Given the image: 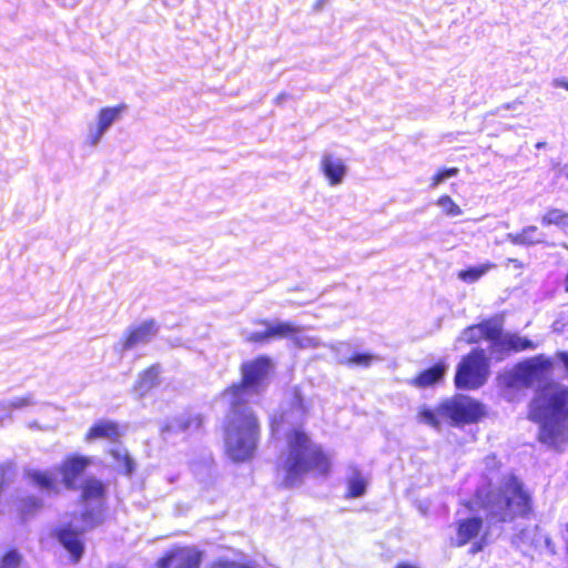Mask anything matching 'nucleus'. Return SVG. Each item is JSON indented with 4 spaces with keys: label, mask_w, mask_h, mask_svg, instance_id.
<instances>
[{
    "label": "nucleus",
    "mask_w": 568,
    "mask_h": 568,
    "mask_svg": "<svg viewBox=\"0 0 568 568\" xmlns=\"http://www.w3.org/2000/svg\"><path fill=\"white\" fill-rule=\"evenodd\" d=\"M445 371L446 365L444 362H437L430 367L419 372L414 378L410 379L409 384L418 388L433 386L444 378Z\"/></svg>",
    "instance_id": "obj_19"
},
{
    "label": "nucleus",
    "mask_w": 568,
    "mask_h": 568,
    "mask_svg": "<svg viewBox=\"0 0 568 568\" xmlns=\"http://www.w3.org/2000/svg\"><path fill=\"white\" fill-rule=\"evenodd\" d=\"M556 357L562 362L566 369L568 371V352H558Z\"/></svg>",
    "instance_id": "obj_39"
},
{
    "label": "nucleus",
    "mask_w": 568,
    "mask_h": 568,
    "mask_svg": "<svg viewBox=\"0 0 568 568\" xmlns=\"http://www.w3.org/2000/svg\"><path fill=\"white\" fill-rule=\"evenodd\" d=\"M291 395H292V398L290 402V408L298 412L302 416H305L307 414L308 406H307L304 395L302 394L301 388L294 387L292 389Z\"/></svg>",
    "instance_id": "obj_31"
},
{
    "label": "nucleus",
    "mask_w": 568,
    "mask_h": 568,
    "mask_svg": "<svg viewBox=\"0 0 568 568\" xmlns=\"http://www.w3.org/2000/svg\"><path fill=\"white\" fill-rule=\"evenodd\" d=\"M555 85L558 87V88H564V89L568 90V81L567 80L556 79L555 80Z\"/></svg>",
    "instance_id": "obj_40"
},
{
    "label": "nucleus",
    "mask_w": 568,
    "mask_h": 568,
    "mask_svg": "<svg viewBox=\"0 0 568 568\" xmlns=\"http://www.w3.org/2000/svg\"><path fill=\"white\" fill-rule=\"evenodd\" d=\"M394 568H418V567L416 565H413L407 561H400Z\"/></svg>",
    "instance_id": "obj_41"
},
{
    "label": "nucleus",
    "mask_w": 568,
    "mask_h": 568,
    "mask_svg": "<svg viewBox=\"0 0 568 568\" xmlns=\"http://www.w3.org/2000/svg\"><path fill=\"white\" fill-rule=\"evenodd\" d=\"M417 419L418 422L429 425L435 429H440L442 419L444 418L439 412V404L434 409L427 406L420 407L417 413Z\"/></svg>",
    "instance_id": "obj_26"
},
{
    "label": "nucleus",
    "mask_w": 568,
    "mask_h": 568,
    "mask_svg": "<svg viewBox=\"0 0 568 568\" xmlns=\"http://www.w3.org/2000/svg\"><path fill=\"white\" fill-rule=\"evenodd\" d=\"M489 373V358L485 349L475 347L462 356L457 364L454 385L463 390L478 389L486 384Z\"/></svg>",
    "instance_id": "obj_6"
},
{
    "label": "nucleus",
    "mask_w": 568,
    "mask_h": 568,
    "mask_svg": "<svg viewBox=\"0 0 568 568\" xmlns=\"http://www.w3.org/2000/svg\"><path fill=\"white\" fill-rule=\"evenodd\" d=\"M203 552L193 546H174L155 562L156 568H201Z\"/></svg>",
    "instance_id": "obj_9"
},
{
    "label": "nucleus",
    "mask_w": 568,
    "mask_h": 568,
    "mask_svg": "<svg viewBox=\"0 0 568 568\" xmlns=\"http://www.w3.org/2000/svg\"><path fill=\"white\" fill-rule=\"evenodd\" d=\"M474 501L495 524L514 523L534 516L531 494L515 474L505 475L497 487L477 488Z\"/></svg>",
    "instance_id": "obj_1"
},
{
    "label": "nucleus",
    "mask_w": 568,
    "mask_h": 568,
    "mask_svg": "<svg viewBox=\"0 0 568 568\" xmlns=\"http://www.w3.org/2000/svg\"><path fill=\"white\" fill-rule=\"evenodd\" d=\"M537 232V226L530 225L527 227H524L520 232H518L514 239L513 243L519 244V245H535L539 243L537 239L534 237V234Z\"/></svg>",
    "instance_id": "obj_30"
},
{
    "label": "nucleus",
    "mask_w": 568,
    "mask_h": 568,
    "mask_svg": "<svg viewBox=\"0 0 568 568\" xmlns=\"http://www.w3.org/2000/svg\"><path fill=\"white\" fill-rule=\"evenodd\" d=\"M245 341L247 343H252V344H263V343H266V342L271 341L270 332H268L267 326H265V331H263V332H252V333H250L245 337Z\"/></svg>",
    "instance_id": "obj_35"
},
{
    "label": "nucleus",
    "mask_w": 568,
    "mask_h": 568,
    "mask_svg": "<svg viewBox=\"0 0 568 568\" xmlns=\"http://www.w3.org/2000/svg\"><path fill=\"white\" fill-rule=\"evenodd\" d=\"M528 419L539 425L537 439L560 452L568 444V387L544 388L529 406Z\"/></svg>",
    "instance_id": "obj_4"
},
{
    "label": "nucleus",
    "mask_w": 568,
    "mask_h": 568,
    "mask_svg": "<svg viewBox=\"0 0 568 568\" xmlns=\"http://www.w3.org/2000/svg\"><path fill=\"white\" fill-rule=\"evenodd\" d=\"M159 332V325L151 318L129 327L120 339L122 351H129L139 344L149 343Z\"/></svg>",
    "instance_id": "obj_13"
},
{
    "label": "nucleus",
    "mask_w": 568,
    "mask_h": 568,
    "mask_svg": "<svg viewBox=\"0 0 568 568\" xmlns=\"http://www.w3.org/2000/svg\"><path fill=\"white\" fill-rule=\"evenodd\" d=\"M285 445L284 459L277 466L283 473V486H295L306 475L326 477L331 473L329 454L313 440L303 426L292 427L285 433Z\"/></svg>",
    "instance_id": "obj_2"
},
{
    "label": "nucleus",
    "mask_w": 568,
    "mask_h": 568,
    "mask_svg": "<svg viewBox=\"0 0 568 568\" xmlns=\"http://www.w3.org/2000/svg\"><path fill=\"white\" fill-rule=\"evenodd\" d=\"M120 436V425L116 422L100 419L89 427L84 435V440L92 443L97 439H108L115 443L119 440Z\"/></svg>",
    "instance_id": "obj_16"
},
{
    "label": "nucleus",
    "mask_w": 568,
    "mask_h": 568,
    "mask_svg": "<svg viewBox=\"0 0 568 568\" xmlns=\"http://www.w3.org/2000/svg\"><path fill=\"white\" fill-rule=\"evenodd\" d=\"M321 169L331 185L339 184L346 173V165L341 159L327 154L322 158Z\"/></svg>",
    "instance_id": "obj_21"
},
{
    "label": "nucleus",
    "mask_w": 568,
    "mask_h": 568,
    "mask_svg": "<svg viewBox=\"0 0 568 568\" xmlns=\"http://www.w3.org/2000/svg\"><path fill=\"white\" fill-rule=\"evenodd\" d=\"M437 204L447 216H458L462 214V209L448 194L439 196Z\"/></svg>",
    "instance_id": "obj_32"
},
{
    "label": "nucleus",
    "mask_w": 568,
    "mask_h": 568,
    "mask_svg": "<svg viewBox=\"0 0 568 568\" xmlns=\"http://www.w3.org/2000/svg\"><path fill=\"white\" fill-rule=\"evenodd\" d=\"M366 491V480L363 478L361 474H355L347 480V498H357L365 494Z\"/></svg>",
    "instance_id": "obj_28"
},
{
    "label": "nucleus",
    "mask_w": 568,
    "mask_h": 568,
    "mask_svg": "<svg viewBox=\"0 0 568 568\" xmlns=\"http://www.w3.org/2000/svg\"><path fill=\"white\" fill-rule=\"evenodd\" d=\"M126 109V105L124 103H120L115 106H106L100 109L98 113V124L94 133L92 134L90 139V144H95L104 131L115 121L120 118V115L124 112Z\"/></svg>",
    "instance_id": "obj_18"
},
{
    "label": "nucleus",
    "mask_w": 568,
    "mask_h": 568,
    "mask_svg": "<svg viewBox=\"0 0 568 568\" xmlns=\"http://www.w3.org/2000/svg\"><path fill=\"white\" fill-rule=\"evenodd\" d=\"M262 434L258 415L245 398H231L223 423L225 455L235 463L251 460Z\"/></svg>",
    "instance_id": "obj_5"
},
{
    "label": "nucleus",
    "mask_w": 568,
    "mask_h": 568,
    "mask_svg": "<svg viewBox=\"0 0 568 568\" xmlns=\"http://www.w3.org/2000/svg\"><path fill=\"white\" fill-rule=\"evenodd\" d=\"M283 420H284L283 414L280 416H271L270 420H268L271 433L275 434L278 430Z\"/></svg>",
    "instance_id": "obj_38"
},
{
    "label": "nucleus",
    "mask_w": 568,
    "mask_h": 568,
    "mask_svg": "<svg viewBox=\"0 0 568 568\" xmlns=\"http://www.w3.org/2000/svg\"><path fill=\"white\" fill-rule=\"evenodd\" d=\"M106 495L108 487L103 480L94 476L87 477L80 486L79 501L83 505L94 503L95 506L80 513L81 527L75 528L71 523H64L54 529L53 537L68 551L72 564H78L84 555L83 534L104 521Z\"/></svg>",
    "instance_id": "obj_3"
},
{
    "label": "nucleus",
    "mask_w": 568,
    "mask_h": 568,
    "mask_svg": "<svg viewBox=\"0 0 568 568\" xmlns=\"http://www.w3.org/2000/svg\"><path fill=\"white\" fill-rule=\"evenodd\" d=\"M498 336L499 324L495 323L491 318H487L464 328L459 339L467 345L479 344L483 341H489L490 345H493Z\"/></svg>",
    "instance_id": "obj_14"
},
{
    "label": "nucleus",
    "mask_w": 568,
    "mask_h": 568,
    "mask_svg": "<svg viewBox=\"0 0 568 568\" xmlns=\"http://www.w3.org/2000/svg\"><path fill=\"white\" fill-rule=\"evenodd\" d=\"M536 348V344L527 337L519 336L515 333L503 334L499 325V336L490 345L489 351L493 358L497 362L504 361L511 353H519L527 349Z\"/></svg>",
    "instance_id": "obj_11"
},
{
    "label": "nucleus",
    "mask_w": 568,
    "mask_h": 568,
    "mask_svg": "<svg viewBox=\"0 0 568 568\" xmlns=\"http://www.w3.org/2000/svg\"><path fill=\"white\" fill-rule=\"evenodd\" d=\"M161 367L159 364H152L143 369L134 384V389L141 397L150 393L160 383Z\"/></svg>",
    "instance_id": "obj_20"
},
{
    "label": "nucleus",
    "mask_w": 568,
    "mask_h": 568,
    "mask_svg": "<svg viewBox=\"0 0 568 568\" xmlns=\"http://www.w3.org/2000/svg\"><path fill=\"white\" fill-rule=\"evenodd\" d=\"M486 545H487V534L485 532L478 540H476L471 545L469 552L471 555H475V554L481 551L486 547Z\"/></svg>",
    "instance_id": "obj_37"
},
{
    "label": "nucleus",
    "mask_w": 568,
    "mask_h": 568,
    "mask_svg": "<svg viewBox=\"0 0 568 568\" xmlns=\"http://www.w3.org/2000/svg\"><path fill=\"white\" fill-rule=\"evenodd\" d=\"M24 479L31 487L47 495L58 496L61 491L60 481L52 470L27 469L24 471Z\"/></svg>",
    "instance_id": "obj_15"
},
{
    "label": "nucleus",
    "mask_w": 568,
    "mask_h": 568,
    "mask_svg": "<svg viewBox=\"0 0 568 568\" xmlns=\"http://www.w3.org/2000/svg\"><path fill=\"white\" fill-rule=\"evenodd\" d=\"M495 264L487 262L480 265L470 266L465 270H460L457 274L458 278L465 283H475L486 273L495 268Z\"/></svg>",
    "instance_id": "obj_24"
},
{
    "label": "nucleus",
    "mask_w": 568,
    "mask_h": 568,
    "mask_svg": "<svg viewBox=\"0 0 568 568\" xmlns=\"http://www.w3.org/2000/svg\"><path fill=\"white\" fill-rule=\"evenodd\" d=\"M541 224L544 226L555 225L561 229L568 227V212L557 207H550L541 216Z\"/></svg>",
    "instance_id": "obj_25"
},
{
    "label": "nucleus",
    "mask_w": 568,
    "mask_h": 568,
    "mask_svg": "<svg viewBox=\"0 0 568 568\" xmlns=\"http://www.w3.org/2000/svg\"><path fill=\"white\" fill-rule=\"evenodd\" d=\"M261 325L267 326L271 339L274 338H296L302 332V327L292 322L270 323L265 320L258 322Z\"/></svg>",
    "instance_id": "obj_22"
},
{
    "label": "nucleus",
    "mask_w": 568,
    "mask_h": 568,
    "mask_svg": "<svg viewBox=\"0 0 568 568\" xmlns=\"http://www.w3.org/2000/svg\"><path fill=\"white\" fill-rule=\"evenodd\" d=\"M108 454L123 467V474L131 476L134 471L135 464L128 453H122L118 449H110Z\"/></svg>",
    "instance_id": "obj_29"
},
{
    "label": "nucleus",
    "mask_w": 568,
    "mask_h": 568,
    "mask_svg": "<svg viewBox=\"0 0 568 568\" xmlns=\"http://www.w3.org/2000/svg\"><path fill=\"white\" fill-rule=\"evenodd\" d=\"M43 507V500L41 497L36 495H29L21 498L17 506V511L19 517L22 520L28 519L31 516H34L39 513Z\"/></svg>",
    "instance_id": "obj_23"
},
{
    "label": "nucleus",
    "mask_w": 568,
    "mask_h": 568,
    "mask_svg": "<svg viewBox=\"0 0 568 568\" xmlns=\"http://www.w3.org/2000/svg\"><path fill=\"white\" fill-rule=\"evenodd\" d=\"M459 173L458 168H443L438 170L430 179V186H438L444 180L456 176Z\"/></svg>",
    "instance_id": "obj_33"
},
{
    "label": "nucleus",
    "mask_w": 568,
    "mask_h": 568,
    "mask_svg": "<svg viewBox=\"0 0 568 568\" xmlns=\"http://www.w3.org/2000/svg\"><path fill=\"white\" fill-rule=\"evenodd\" d=\"M24 556L17 547H9L0 555V568H21Z\"/></svg>",
    "instance_id": "obj_27"
},
{
    "label": "nucleus",
    "mask_w": 568,
    "mask_h": 568,
    "mask_svg": "<svg viewBox=\"0 0 568 568\" xmlns=\"http://www.w3.org/2000/svg\"><path fill=\"white\" fill-rule=\"evenodd\" d=\"M551 366V361L542 355L525 359L515 366L509 377V384L514 386L529 387L545 372H548Z\"/></svg>",
    "instance_id": "obj_10"
},
{
    "label": "nucleus",
    "mask_w": 568,
    "mask_h": 568,
    "mask_svg": "<svg viewBox=\"0 0 568 568\" xmlns=\"http://www.w3.org/2000/svg\"><path fill=\"white\" fill-rule=\"evenodd\" d=\"M442 417L450 425L463 427L479 423L486 415V406L478 399L456 394L439 402Z\"/></svg>",
    "instance_id": "obj_7"
},
{
    "label": "nucleus",
    "mask_w": 568,
    "mask_h": 568,
    "mask_svg": "<svg viewBox=\"0 0 568 568\" xmlns=\"http://www.w3.org/2000/svg\"><path fill=\"white\" fill-rule=\"evenodd\" d=\"M210 568H253L247 564L239 562L230 559H217L213 561Z\"/></svg>",
    "instance_id": "obj_36"
},
{
    "label": "nucleus",
    "mask_w": 568,
    "mask_h": 568,
    "mask_svg": "<svg viewBox=\"0 0 568 568\" xmlns=\"http://www.w3.org/2000/svg\"><path fill=\"white\" fill-rule=\"evenodd\" d=\"M272 367V359L267 355H258L242 363L240 366L241 379L226 386L222 390V396L243 398L246 392L255 390L263 385Z\"/></svg>",
    "instance_id": "obj_8"
},
{
    "label": "nucleus",
    "mask_w": 568,
    "mask_h": 568,
    "mask_svg": "<svg viewBox=\"0 0 568 568\" xmlns=\"http://www.w3.org/2000/svg\"><path fill=\"white\" fill-rule=\"evenodd\" d=\"M484 521L479 516H470L456 523V546L462 547L477 538L483 530Z\"/></svg>",
    "instance_id": "obj_17"
},
{
    "label": "nucleus",
    "mask_w": 568,
    "mask_h": 568,
    "mask_svg": "<svg viewBox=\"0 0 568 568\" xmlns=\"http://www.w3.org/2000/svg\"><path fill=\"white\" fill-rule=\"evenodd\" d=\"M91 464L92 459L89 456L79 454L67 455L58 467L63 487L69 490H74L77 488V480Z\"/></svg>",
    "instance_id": "obj_12"
},
{
    "label": "nucleus",
    "mask_w": 568,
    "mask_h": 568,
    "mask_svg": "<svg viewBox=\"0 0 568 568\" xmlns=\"http://www.w3.org/2000/svg\"><path fill=\"white\" fill-rule=\"evenodd\" d=\"M373 362V355L368 353H354L346 359V364L349 366H363L367 367Z\"/></svg>",
    "instance_id": "obj_34"
},
{
    "label": "nucleus",
    "mask_w": 568,
    "mask_h": 568,
    "mask_svg": "<svg viewBox=\"0 0 568 568\" xmlns=\"http://www.w3.org/2000/svg\"><path fill=\"white\" fill-rule=\"evenodd\" d=\"M109 568H123V567H109Z\"/></svg>",
    "instance_id": "obj_42"
}]
</instances>
